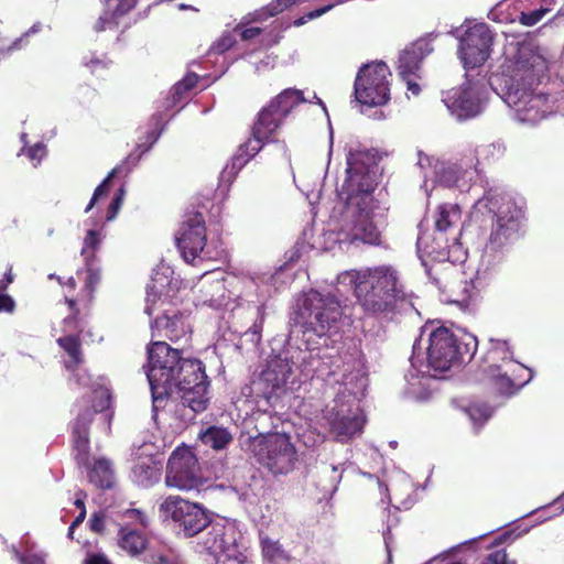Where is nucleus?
Wrapping results in <instances>:
<instances>
[{
    "label": "nucleus",
    "mask_w": 564,
    "mask_h": 564,
    "mask_svg": "<svg viewBox=\"0 0 564 564\" xmlns=\"http://www.w3.org/2000/svg\"><path fill=\"white\" fill-rule=\"evenodd\" d=\"M379 156L373 149L352 143L346 154V177L340 195L347 205V218L339 232V241L382 246L381 230L375 220L376 200L372 193L377 186Z\"/></svg>",
    "instance_id": "f257e3e1"
},
{
    "label": "nucleus",
    "mask_w": 564,
    "mask_h": 564,
    "mask_svg": "<svg viewBox=\"0 0 564 564\" xmlns=\"http://www.w3.org/2000/svg\"><path fill=\"white\" fill-rule=\"evenodd\" d=\"M338 283L348 286L362 313L392 321L410 304L401 272L392 264L346 270Z\"/></svg>",
    "instance_id": "f03ea898"
},
{
    "label": "nucleus",
    "mask_w": 564,
    "mask_h": 564,
    "mask_svg": "<svg viewBox=\"0 0 564 564\" xmlns=\"http://www.w3.org/2000/svg\"><path fill=\"white\" fill-rule=\"evenodd\" d=\"M523 212L509 197L489 189L479 198L470 214V227L487 232L486 251L505 253L520 240Z\"/></svg>",
    "instance_id": "7ed1b4c3"
},
{
    "label": "nucleus",
    "mask_w": 564,
    "mask_h": 564,
    "mask_svg": "<svg viewBox=\"0 0 564 564\" xmlns=\"http://www.w3.org/2000/svg\"><path fill=\"white\" fill-rule=\"evenodd\" d=\"M477 347L478 340L475 335L467 332L456 333L446 326H438L429 333L427 365L435 372L444 373L469 362Z\"/></svg>",
    "instance_id": "20e7f679"
},
{
    "label": "nucleus",
    "mask_w": 564,
    "mask_h": 564,
    "mask_svg": "<svg viewBox=\"0 0 564 564\" xmlns=\"http://www.w3.org/2000/svg\"><path fill=\"white\" fill-rule=\"evenodd\" d=\"M304 101L305 98L302 90L295 88L284 89L258 112L251 127V135L265 144L278 143L283 158L290 161L286 143L284 141L280 142L278 139L279 130L292 110Z\"/></svg>",
    "instance_id": "39448f33"
},
{
    "label": "nucleus",
    "mask_w": 564,
    "mask_h": 564,
    "mask_svg": "<svg viewBox=\"0 0 564 564\" xmlns=\"http://www.w3.org/2000/svg\"><path fill=\"white\" fill-rule=\"evenodd\" d=\"M148 360L147 377L152 392L153 417L156 419L159 410L176 389V350L164 341H154L148 350Z\"/></svg>",
    "instance_id": "423d86ee"
},
{
    "label": "nucleus",
    "mask_w": 564,
    "mask_h": 564,
    "mask_svg": "<svg viewBox=\"0 0 564 564\" xmlns=\"http://www.w3.org/2000/svg\"><path fill=\"white\" fill-rule=\"evenodd\" d=\"M251 451L257 462L273 475L291 473L297 462V451L286 433H268L253 438Z\"/></svg>",
    "instance_id": "0eeeda50"
},
{
    "label": "nucleus",
    "mask_w": 564,
    "mask_h": 564,
    "mask_svg": "<svg viewBox=\"0 0 564 564\" xmlns=\"http://www.w3.org/2000/svg\"><path fill=\"white\" fill-rule=\"evenodd\" d=\"M208 387L204 364L198 359H186L178 355V392L184 409L188 408L194 413L205 411L209 402Z\"/></svg>",
    "instance_id": "6e6552de"
},
{
    "label": "nucleus",
    "mask_w": 564,
    "mask_h": 564,
    "mask_svg": "<svg viewBox=\"0 0 564 564\" xmlns=\"http://www.w3.org/2000/svg\"><path fill=\"white\" fill-rule=\"evenodd\" d=\"M391 72L383 62L364 65L354 83L356 100L368 107L383 106L390 100Z\"/></svg>",
    "instance_id": "1a4fd4ad"
},
{
    "label": "nucleus",
    "mask_w": 564,
    "mask_h": 564,
    "mask_svg": "<svg viewBox=\"0 0 564 564\" xmlns=\"http://www.w3.org/2000/svg\"><path fill=\"white\" fill-rule=\"evenodd\" d=\"M323 420L335 441L346 443L362 432L365 417L359 409L341 398H336L332 405L324 410Z\"/></svg>",
    "instance_id": "9d476101"
},
{
    "label": "nucleus",
    "mask_w": 564,
    "mask_h": 564,
    "mask_svg": "<svg viewBox=\"0 0 564 564\" xmlns=\"http://www.w3.org/2000/svg\"><path fill=\"white\" fill-rule=\"evenodd\" d=\"M303 308L308 313L306 330H312L319 337L326 335L343 315L340 303L334 295H324L317 291L307 294Z\"/></svg>",
    "instance_id": "9b49d317"
},
{
    "label": "nucleus",
    "mask_w": 564,
    "mask_h": 564,
    "mask_svg": "<svg viewBox=\"0 0 564 564\" xmlns=\"http://www.w3.org/2000/svg\"><path fill=\"white\" fill-rule=\"evenodd\" d=\"M494 34L486 23L469 26L459 40L458 53L465 68L485 64L491 53Z\"/></svg>",
    "instance_id": "f8f14e48"
},
{
    "label": "nucleus",
    "mask_w": 564,
    "mask_h": 564,
    "mask_svg": "<svg viewBox=\"0 0 564 564\" xmlns=\"http://www.w3.org/2000/svg\"><path fill=\"white\" fill-rule=\"evenodd\" d=\"M432 282L443 293H451V301L468 306L477 296L475 281L459 279V272L452 263L438 264L429 270Z\"/></svg>",
    "instance_id": "ddd939ff"
},
{
    "label": "nucleus",
    "mask_w": 564,
    "mask_h": 564,
    "mask_svg": "<svg viewBox=\"0 0 564 564\" xmlns=\"http://www.w3.org/2000/svg\"><path fill=\"white\" fill-rule=\"evenodd\" d=\"M206 245V226L202 213L186 214L182 234L178 237V250L183 260L192 265L203 262V251Z\"/></svg>",
    "instance_id": "4468645a"
},
{
    "label": "nucleus",
    "mask_w": 564,
    "mask_h": 564,
    "mask_svg": "<svg viewBox=\"0 0 564 564\" xmlns=\"http://www.w3.org/2000/svg\"><path fill=\"white\" fill-rule=\"evenodd\" d=\"M442 100L451 113L459 120L474 118L482 110L480 89L471 82H466L443 93Z\"/></svg>",
    "instance_id": "2eb2a0df"
},
{
    "label": "nucleus",
    "mask_w": 564,
    "mask_h": 564,
    "mask_svg": "<svg viewBox=\"0 0 564 564\" xmlns=\"http://www.w3.org/2000/svg\"><path fill=\"white\" fill-rule=\"evenodd\" d=\"M174 270L161 262L154 270L151 283L147 288L145 313L152 315L154 311L173 305L175 289L173 284Z\"/></svg>",
    "instance_id": "dca6fc26"
},
{
    "label": "nucleus",
    "mask_w": 564,
    "mask_h": 564,
    "mask_svg": "<svg viewBox=\"0 0 564 564\" xmlns=\"http://www.w3.org/2000/svg\"><path fill=\"white\" fill-rule=\"evenodd\" d=\"M96 399H98L93 408L94 410L87 409L83 413L78 414L74 426H73V438L74 447L77 452L76 457L80 464H87V451L89 445L88 440V424L91 421L94 412H101L109 405L110 393L107 388L99 387L94 390Z\"/></svg>",
    "instance_id": "f3484780"
},
{
    "label": "nucleus",
    "mask_w": 564,
    "mask_h": 564,
    "mask_svg": "<svg viewBox=\"0 0 564 564\" xmlns=\"http://www.w3.org/2000/svg\"><path fill=\"white\" fill-rule=\"evenodd\" d=\"M511 369V375L528 370L523 365L514 361L513 351L508 340L490 338L488 347L480 360V369L484 375L498 370Z\"/></svg>",
    "instance_id": "a211bd4d"
},
{
    "label": "nucleus",
    "mask_w": 564,
    "mask_h": 564,
    "mask_svg": "<svg viewBox=\"0 0 564 564\" xmlns=\"http://www.w3.org/2000/svg\"><path fill=\"white\" fill-rule=\"evenodd\" d=\"M509 98L512 99L514 110L522 121L534 123L545 118L550 110L547 105L549 96L544 94L524 90L519 95L517 89L513 94H509Z\"/></svg>",
    "instance_id": "6ab92c4d"
},
{
    "label": "nucleus",
    "mask_w": 564,
    "mask_h": 564,
    "mask_svg": "<svg viewBox=\"0 0 564 564\" xmlns=\"http://www.w3.org/2000/svg\"><path fill=\"white\" fill-rule=\"evenodd\" d=\"M176 86H172L162 100L159 101L156 112L151 119V128L147 131V141L140 142L138 149H142L141 153L150 150L153 143L159 139L166 122L176 113Z\"/></svg>",
    "instance_id": "aec40b11"
},
{
    "label": "nucleus",
    "mask_w": 564,
    "mask_h": 564,
    "mask_svg": "<svg viewBox=\"0 0 564 564\" xmlns=\"http://www.w3.org/2000/svg\"><path fill=\"white\" fill-rule=\"evenodd\" d=\"M210 519L205 509L178 497V528L185 536H194L208 527Z\"/></svg>",
    "instance_id": "412c9836"
},
{
    "label": "nucleus",
    "mask_w": 564,
    "mask_h": 564,
    "mask_svg": "<svg viewBox=\"0 0 564 564\" xmlns=\"http://www.w3.org/2000/svg\"><path fill=\"white\" fill-rule=\"evenodd\" d=\"M77 330H83L82 321L76 315L65 317L63 321V332L67 333V335L59 337L57 343L69 357V360L66 362L68 369L75 368L83 360L79 337L73 334V332Z\"/></svg>",
    "instance_id": "4be33fe9"
},
{
    "label": "nucleus",
    "mask_w": 564,
    "mask_h": 564,
    "mask_svg": "<svg viewBox=\"0 0 564 564\" xmlns=\"http://www.w3.org/2000/svg\"><path fill=\"white\" fill-rule=\"evenodd\" d=\"M178 490H189L200 485L197 457L185 444L178 445Z\"/></svg>",
    "instance_id": "5701e85b"
},
{
    "label": "nucleus",
    "mask_w": 564,
    "mask_h": 564,
    "mask_svg": "<svg viewBox=\"0 0 564 564\" xmlns=\"http://www.w3.org/2000/svg\"><path fill=\"white\" fill-rule=\"evenodd\" d=\"M290 373L291 368L285 362L274 361L269 364L259 378L263 393L268 397L276 394L286 384Z\"/></svg>",
    "instance_id": "b1692460"
},
{
    "label": "nucleus",
    "mask_w": 564,
    "mask_h": 564,
    "mask_svg": "<svg viewBox=\"0 0 564 564\" xmlns=\"http://www.w3.org/2000/svg\"><path fill=\"white\" fill-rule=\"evenodd\" d=\"M426 43L415 42L406 47L399 57L398 70L401 78L416 75L423 58L426 56Z\"/></svg>",
    "instance_id": "393cba45"
},
{
    "label": "nucleus",
    "mask_w": 564,
    "mask_h": 564,
    "mask_svg": "<svg viewBox=\"0 0 564 564\" xmlns=\"http://www.w3.org/2000/svg\"><path fill=\"white\" fill-rule=\"evenodd\" d=\"M511 369L512 368H507L485 375L494 389L501 395L510 397L517 393L531 379L530 375L528 379L521 380L517 372L511 375Z\"/></svg>",
    "instance_id": "a878e982"
},
{
    "label": "nucleus",
    "mask_w": 564,
    "mask_h": 564,
    "mask_svg": "<svg viewBox=\"0 0 564 564\" xmlns=\"http://www.w3.org/2000/svg\"><path fill=\"white\" fill-rule=\"evenodd\" d=\"M518 536L519 534H516L513 530L505 531L496 536L489 546V553L479 564H516L514 561H509L506 549H499V546L512 543Z\"/></svg>",
    "instance_id": "bb28decb"
},
{
    "label": "nucleus",
    "mask_w": 564,
    "mask_h": 564,
    "mask_svg": "<svg viewBox=\"0 0 564 564\" xmlns=\"http://www.w3.org/2000/svg\"><path fill=\"white\" fill-rule=\"evenodd\" d=\"M160 467L155 459H144L134 462L132 466V480L143 487L152 486L159 480Z\"/></svg>",
    "instance_id": "cd10ccee"
},
{
    "label": "nucleus",
    "mask_w": 564,
    "mask_h": 564,
    "mask_svg": "<svg viewBox=\"0 0 564 564\" xmlns=\"http://www.w3.org/2000/svg\"><path fill=\"white\" fill-rule=\"evenodd\" d=\"M265 145L262 141L252 135L241 143L231 158L230 170L237 174L252 158H254Z\"/></svg>",
    "instance_id": "c85d7f7f"
},
{
    "label": "nucleus",
    "mask_w": 564,
    "mask_h": 564,
    "mask_svg": "<svg viewBox=\"0 0 564 564\" xmlns=\"http://www.w3.org/2000/svg\"><path fill=\"white\" fill-rule=\"evenodd\" d=\"M460 219L462 209L457 204H441L436 209L434 221L435 230L446 232L448 229L456 226Z\"/></svg>",
    "instance_id": "c756f323"
},
{
    "label": "nucleus",
    "mask_w": 564,
    "mask_h": 564,
    "mask_svg": "<svg viewBox=\"0 0 564 564\" xmlns=\"http://www.w3.org/2000/svg\"><path fill=\"white\" fill-rule=\"evenodd\" d=\"M198 438L215 451H221L232 442V435L228 429L216 425L202 430L198 433Z\"/></svg>",
    "instance_id": "7c9ffc66"
},
{
    "label": "nucleus",
    "mask_w": 564,
    "mask_h": 564,
    "mask_svg": "<svg viewBox=\"0 0 564 564\" xmlns=\"http://www.w3.org/2000/svg\"><path fill=\"white\" fill-rule=\"evenodd\" d=\"M88 477L90 482L100 488H110L115 481V471L107 458L95 459L89 468Z\"/></svg>",
    "instance_id": "2f4dec72"
},
{
    "label": "nucleus",
    "mask_w": 564,
    "mask_h": 564,
    "mask_svg": "<svg viewBox=\"0 0 564 564\" xmlns=\"http://www.w3.org/2000/svg\"><path fill=\"white\" fill-rule=\"evenodd\" d=\"M119 546L130 555L135 556L144 551L147 539L134 529L122 528L119 531Z\"/></svg>",
    "instance_id": "473e14b6"
},
{
    "label": "nucleus",
    "mask_w": 564,
    "mask_h": 564,
    "mask_svg": "<svg viewBox=\"0 0 564 564\" xmlns=\"http://www.w3.org/2000/svg\"><path fill=\"white\" fill-rule=\"evenodd\" d=\"M261 544L264 564H292V556L282 549L278 541L267 538L262 540Z\"/></svg>",
    "instance_id": "72a5a7b5"
},
{
    "label": "nucleus",
    "mask_w": 564,
    "mask_h": 564,
    "mask_svg": "<svg viewBox=\"0 0 564 564\" xmlns=\"http://www.w3.org/2000/svg\"><path fill=\"white\" fill-rule=\"evenodd\" d=\"M205 545L208 553L216 558V564H250L246 558L241 560L229 555L218 557L217 554L224 550V539L218 533L208 532Z\"/></svg>",
    "instance_id": "f704fd0d"
},
{
    "label": "nucleus",
    "mask_w": 564,
    "mask_h": 564,
    "mask_svg": "<svg viewBox=\"0 0 564 564\" xmlns=\"http://www.w3.org/2000/svg\"><path fill=\"white\" fill-rule=\"evenodd\" d=\"M529 55H531V51L528 47L521 46L518 48L513 59L510 61L514 73L513 77L520 76L522 79L533 77V65L528 57Z\"/></svg>",
    "instance_id": "c9c22d12"
},
{
    "label": "nucleus",
    "mask_w": 564,
    "mask_h": 564,
    "mask_svg": "<svg viewBox=\"0 0 564 564\" xmlns=\"http://www.w3.org/2000/svg\"><path fill=\"white\" fill-rule=\"evenodd\" d=\"M104 238L105 234L102 228L87 230L80 252L85 263H89V261H96L95 253L99 249Z\"/></svg>",
    "instance_id": "e433bc0d"
},
{
    "label": "nucleus",
    "mask_w": 564,
    "mask_h": 564,
    "mask_svg": "<svg viewBox=\"0 0 564 564\" xmlns=\"http://www.w3.org/2000/svg\"><path fill=\"white\" fill-rule=\"evenodd\" d=\"M466 413L475 424L485 423L492 414V409L485 402H474L466 408Z\"/></svg>",
    "instance_id": "4c0bfd02"
},
{
    "label": "nucleus",
    "mask_w": 564,
    "mask_h": 564,
    "mask_svg": "<svg viewBox=\"0 0 564 564\" xmlns=\"http://www.w3.org/2000/svg\"><path fill=\"white\" fill-rule=\"evenodd\" d=\"M85 264H86L85 291L87 292L88 296L91 299L93 293L95 292L97 285L100 282L101 272H100V268L96 263V261H89V263H85Z\"/></svg>",
    "instance_id": "58836bf2"
},
{
    "label": "nucleus",
    "mask_w": 564,
    "mask_h": 564,
    "mask_svg": "<svg viewBox=\"0 0 564 564\" xmlns=\"http://www.w3.org/2000/svg\"><path fill=\"white\" fill-rule=\"evenodd\" d=\"M13 282L12 269L10 268L7 272V283L0 281V312L12 313L15 307L14 300L3 292L7 290L8 285Z\"/></svg>",
    "instance_id": "ea45409f"
},
{
    "label": "nucleus",
    "mask_w": 564,
    "mask_h": 564,
    "mask_svg": "<svg viewBox=\"0 0 564 564\" xmlns=\"http://www.w3.org/2000/svg\"><path fill=\"white\" fill-rule=\"evenodd\" d=\"M159 517L163 522L176 521V498L166 497L159 507Z\"/></svg>",
    "instance_id": "a19ab883"
},
{
    "label": "nucleus",
    "mask_w": 564,
    "mask_h": 564,
    "mask_svg": "<svg viewBox=\"0 0 564 564\" xmlns=\"http://www.w3.org/2000/svg\"><path fill=\"white\" fill-rule=\"evenodd\" d=\"M236 44V37L231 32H224L210 46V52L215 54H224Z\"/></svg>",
    "instance_id": "79ce46f5"
},
{
    "label": "nucleus",
    "mask_w": 564,
    "mask_h": 564,
    "mask_svg": "<svg viewBox=\"0 0 564 564\" xmlns=\"http://www.w3.org/2000/svg\"><path fill=\"white\" fill-rule=\"evenodd\" d=\"M156 453V446L152 442H143L140 445H133L132 456L134 462L144 459H154Z\"/></svg>",
    "instance_id": "37998d69"
},
{
    "label": "nucleus",
    "mask_w": 564,
    "mask_h": 564,
    "mask_svg": "<svg viewBox=\"0 0 564 564\" xmlns=\"http://www.w3.org/2000/svg\"><path fill=\"white\" fill-rule=\"evenodd\" d=\"M118 171H119V167H115L108 174V176L101 182V184H99L97 186V188L95 189L94 195H93L89 204L85 208V213H88L95 206V204H96V202L98 200L99 197H101V196L107 194L108 187H109V183H110L111 178L115 177V175L118 173Z\"/></svg>",
    "instance_id": "c03bdc74"
},
{
    "label": "nucleus",
    "mask_w": 564,
    "mask_h": 564,
    "mask_svg": "<svg viewBox=\"0 0 564 564\" xmlns=\"http://www.w3.org/2000/svg\"><path fill=\"white\" fill-rule=\"evenodd\" d=\"M302 2V0H273L263 8V14L268 17H275L288 8Z\"/></svg>",
    "instance_id": "a18cd8bd"
},
{
    "label": "nucleus",
    "mask_w": 564,
    "mask_h": 564,
    "mask_svg": "<svg viewBox=\"0 0 564 564\" xmlns=\"http://www.w3.org/2000/svg\"><path fill=\"white\" fill-rule=\"evenodd\" d=\"M547 12L541 8L535 9L530 12H521L518 20L520 24L524 26H533L538 24Z\"/></svg>",
    "instance_id": "49530a36"
},
{
    "label": "nucleus",
    "mask_w": 564,
    "mask_h": 564,
    "mask_svg": "<svg viewBox=\"0 0 564 564\" xmlns=\"http://www.w3.org/2000/svg\"><path fill=\"white\" fill-rule=\"evenodd\" d=\"M22 153H24L29 160L32 162L34 166L40 164L41 160L46 155V147L39 142L30 148H23Z\"/></svg>",
    "instance_id": "de8ad7c7"
},
{
    "label": "nucleus",
    "mask_w": 564,
    "mask_h": 564,
    "mask_svg": "<svg viewBox=\"0 0 564 564\" xmlns=\"http://www.w3.org/2000/svg\"><path fill=\"white\" fill-rule=\"evenodd\" d=\"M110 64V61L107 59L105 56H96L95 54H91L89 57H84V65L93 73H97L99 69H105Z\"/></svg>",
    "instance_id": "09e8293b"
},
{
    "label": "nucleus",
    "mask_w": 564,
    "mask_h": 564,
    "mask_svg": "<svg viewBox=\"0 0 564 564\" xmlns=\"http://www.w3.org/2000/svg\"><path fill=\"white\" fill-rule=\"evenodd\" d=\"M199 82V76L195 73H187L182 80H178V95L182 91H191L196 88Z\"/></svg>",
    "instance_id": "8fccbe9b"
},
{
    "label": "nucleus",
    "mask_w": 564,
    "mask_h": 564,
    "mask_svg": "<svg viewBox=\"0 0 564 564\" xmlns=\"http://www.w3.org/2000/svg\"><path fill=\"white\" fill-rule=\"evenodd\" d=\"M176 459V448L172 451L169 457L167 467H166V477L165 484L169 487L176 486V471L174 470V460Z\"/></svg>",
    "instance_id": "3c124183"
},
{
    "label": "nucleus",
    "mask_w": 564,
    "mask_h": 564,
    "mask_svg": "<svg viewBox=\"0 0 564 564\" xmlns=\"http://www.w3.org/2000/svg\"><path fill=\"white\" fill-rule=\"evenodd\" d=\"M153 327L160 328H171V332H174V315L170 314L169 308L162 310V316H158L154 321Z\"/></svg>",
    "instance_id": "603ef678"
},
{
    "label": "nucleus",
    "mask_w": 564,
    "mask_h": 564,
    "mask_svg": "<svg viewBox=\"0 0 564 564\" xmlns=\"http://www.w3.org/2000/svg\"><path fill=\"white\" fill-rule=\"evenodd\" d=\"M123 12H121L119 10V8H117V10L111 14L109 15L108 13H105L104 15H101L99 18V20L97 21V23L95 24V30L97 32H100V31H104L106 30L107 28H111L112 24H116L115 22V18L118 15V14H122Z\"/></svg>",
    "instance_id": "864d4df0"
},
{
    "label": "nucleus",
    "mask_w": 564,
    "mask_h": 564,
    "mask_svg": "<svg viewBox=\"0 0 564 564\" xmlns=\"http://www.w3.org/2000/svg\"><path fill=\"white\" fill-rule=\"evenodd\" d=\"M332 4L329 6H325L323 8H319V9H316V10H313V11H310L308 13L300 17L299 19H296L294 21V25L295 26H301L303 24H305L306 22H308L310 20H313L315 18H318L321 15H323L324 13H326L329 9H332Z\"/></svg>",
    "instance_id": "5fc2aeb1"
},
{
    "label": "nucleus",
    "mask_w": 564,
    "mask_h": 564,
    "mask_svg": "<svg viewBox=\"0 0 564 564\" xmlns=\"http://www.w3.org/2000/svg\"><path fill=\"white\" fill-rule=\"evenodd\" d=\"M235 32H238L242 41L253 40L262 33V29L258 26L245 28L242 29L240 24H238L235 29Z\"/></svg>",
    "instance_id": "6e6d98bb"
},
{
    "label": "nucleus",
    "mask_w": 564,
    "mask_h": 564,
    "mask_svg": "<svg viewBox=\"0 0 564 564\" xmlns=\"http://www.w3.org/2000/svg\"><path fill=\"white\" fill-rule=\"evenodd\" d=\"M89 527L91 531L101 533L105 528V514L101 512L94 513L89 520Z\"/></svg>",
    "instance_id": "4d7b16f0"
},
{
    "label": "nucleus",
    "mask_w": 564,
    "mask_h": 564,
    "mask_svg": "<svg viewBox=\"0 0 564 564\" xmlns=\"http://www.w3.org/2000/svg\"><path fill=\"white\" fill-rule=\"evenodd\" d=\"M124 517L128 518V519H131L132 521L134 522H138L140 523L142 527H147L148 525V519L147 517L144 516V513L139 510V509H128L126 512H124Z\"/></svg>",
    "instance_id": "13d9d810"
},
{
    "label": "nucleus",
    "mask_w": 564,
    "mask_h": 564,
    "mask_svg": "<svg viewBox=\"0 0 564 564\" xmlns=\"http://www.w3.org/2000/svg\"><path fill=\"white\" fill-rule=\"evenodd\" d=\"M121 206L122 203L120 202V197H113L108 206L106 219L108 221L113 220L117 217Z\"/></svg>",
    "instance_id": "bf43d9fd"
},
{
    "label": "nucleus",
    "mask_w": 564,
    "mask_h": 564,
    "mask_svg": "<svg viewBox=\"0 0 564 564\" xmlns=\"http://www.w3.org/2000/svg\"><path fill=\"white\" fill-rule=\"evenodd\" d=\"M15 556L21 562V564H45L44 558L37 554H29L26 556H22L19 552H15Z\"/></svg>",
    "instance_id": "052dcab7"
},
{
    "label": "nucleus",
    "mask_w": 564,
    "mask_h": 564,
    "mask_svg": "<svg viewBox=\"0 0 564 564\" xmlns=\"http://www.w3.org/2000/svg\"><path fill=\"white\" fill-rule=\"evenodd\" d=\"M84 564H110L102 554H88Z\"/></svg>",
    "instance_id": "680f3d73"
},
{
    "label": "nucleus",
    "mask_w": 564,
    "mask_h": 564,
    "mask_svg": "<svg viewBox=\"0 0 564 564\" xmlns=\"http://www.w3.org/2000/svg\"><path fill=\"white\" fill-rule=\"evenodd\" d=\"M40 30V24L36 23L34 24L25 34H23L20 39L15 40L11 46V48H20L21 47V43L28 39V36L32 33H36L37 31Z\"/></svg>",
    "instance_id": "e2e57ef3"
},
{
    "label": "nucleus",
    "mask_w": 564,
    "mask_h": 564,
    "mask_svg": "<svg viewBox=\"0 0 564 564\" xmlns=\"http://www.w3.org/2000/svg\"><path fill=\"white\" fill-rule=\"evenodd\" d=\"M411 76H406L405 78H402L408 87V90H410L414 96H417L421 93L420 85L410 78Z\"/></svg>",
    "instance_id": "0e129e2a"
},
{
    "label": "nucleus",
    "mask_w": 564,
    "mask_h": 564,
    "mask_svg": "<svg viewBox=\"0 0 564 564\" xmlns=\"http://www.w3.org/2000/svg\"><path fill=\"white\" fill-rule=\"evenodd\" d=\"M430 564H463L459 561H451L448 556H438L433 558Z\"/></svg>",
    "instance_id": "69168bd1"
},
{
    "label": "nucleus",
    "mask_w": 564,
    "mask_h": 564,
    "mask_svg": "<svg viewBox=\"0 0 564 564\" xmlns=\"http://www.w3.org/2000/svg\"><path fill=\"white\" fill-rule=\"evenodd\" d=\"M75 378L79 386H84V387L89 386L90 378L88 375H86V373L80 375L79 372H77L75 375Z\"/></svg>",
    "instance_id": "338daca9"
},
{
    "label": "nucleus",
    "mask_w": 564,
    "mask_h": 564,
    "mask_svg": "<svg viewBox=\"0 0 564 564\" xmlns=\"http://www.w3.org/2000/svg\"><path fill=\"white\" fill-rule=\"evenodd\" d=\"M151 563L153 564H173L167 561V558L163 555H154L152 556Z\"/></svg>",
    "instance_id": "774afa93"
}]
</instances>
